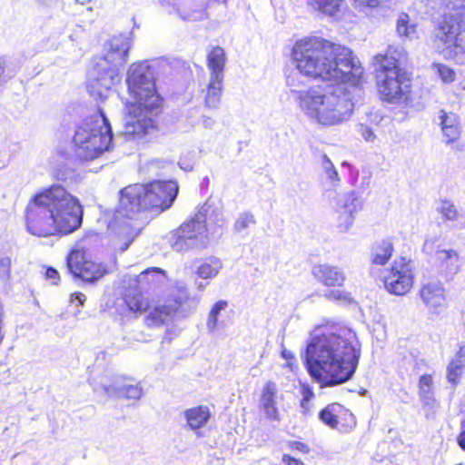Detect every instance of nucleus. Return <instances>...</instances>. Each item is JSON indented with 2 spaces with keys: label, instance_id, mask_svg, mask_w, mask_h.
I'll return each instance as SVG.
<instances>
[{
  "label": "nucleus",
  "instance_id": "1",
  "mask_svg": "<svg viewBox=\"0 0 465 465\" xmlns=\"http://www.w3.org/2000/svg\"><path fill=\"white\" fill-rule=\"evenodd\" d=\"M361 345L354 331L335 327L323 329L308 341L302 355L308 373L321 388L350 381L358 367Z\"/></svg>",
  "mask_w": 465,
  "mask_h": 465
},
{
  "label": "nucleus",
  "instance_id": "2",
  "mask_svg": "<svg viewBox=\"0 0 465 465\" xmlns=\"http://www.w3.org/2000/svg\"><path fill=\"white\" fill-rule=\"evenodd\" d=\"M26 232L36 237L70 234L82 226L84 210L79 199L60 184L35 193L25 212Z\"/></svg>",
  "mask_w": 465,
  "mask_h": 465
},
{
  "label": "nucleus",
  "instance_id": "3",
  "mask_svg": "<svg viewBox=\"0 0 465 465\" xmlns=\"http://www.w3.org/2000/svg\"><path fill=\"white\" fill-rule=\"evenodd\" d=\"M292 58L298 72L312 79L322 81L356 82L361 79L363 69L358 65L352 51L321 37H309L297 41L292 51Z\"/></svg>",
  "mask_w": 465,
  "mask_h": 465
},
{
  "label": "nucleus",
  "instance_id": "4",
  "mask_svg": "<svg viewBox=\"0 0 465 465\" xmlns=\"http://www.w3.org/2000/svg\"><path fill=\"white\" fill-rule=\"evenodd\" d=\"M361 79L331 84L326 88L312 87L307 91L292 92L297 94L301 109L322 125H334L348 121L356 102L354 94H360Z\"/></svg>",
  "mask_w": 465,
  "mask_h": 465
},
{
  "label": "nucleus",
  "instance_id": "5",
  "mask_svg": "<svg viewBox=\"0 0 465 465\" xmlns=\"http://www.w3.org/2000/svg\"><path fill=\"white\" fill-rule=\"evenodd\" d=\"M107 46V53L94 58L88 72V93L100 101H104L113 86L120 82V69L128 61L131 41L127 36H114Z\"/></svg>",
  "mask_w": 465,
  "mask_h": 465
},
{
  "label": "nucleus",
  "instance_id": "6",
  "mask_svg": "<svg viewBox=\"0 0 465 465\" xmlns=\"http://www.w3.org/2000/svg\"><path fill=\"white\" fill-rule=\"evenodd\" d=\"M113 131L104 113L98 110L77 125L73 137L74 156L80 161H90L108 151L113 141Z\"/></svg>",
  "mask_w": 465,
  "mask_h": 465
},
{
  "label": "nucleus",
  "instance_id": "7",
  "mask_svg": "<svg viewBox=\"0 0 465 465\" xmlns=\"http://www.w3.org/2000/svg\"><path fill=\"white\" fill-rule=\"evenodd\" d=\"M145 193L144 184L140 183L129 185L120 191L119 205L109 227L116 231L119 240L123 242L119 246L122 252L129 248L140 232V230L133 225L132 220L140 212L148 209Z\"/></svg>",
  "mask_w": 465,
  "mask_h": 465
},
{
  "label": "nucleus",
  "instance_id": "8",
  "mask_svg": "<svg viewBox=\"0 0 465 465\" xmlns=\"http://www.w3.org/2000/svg\"><path fill=\"white\" fill-rule=\"evenodd\" d=\"M373 66L381 100L390 104L407 101L411 81L399 60L389 54H379L373 57Z\"/></svg>",
  "mask_w": 465,
  "mask_h": 465
},
{
  "label": "nucleus",
  "instance_id": "9",
  "mask_svg": "<svg viewBox=\"0 0 465 465\" xmlns=\"http://www.w3.org/2000/svg\"><path fill=\"white\" fill-rule=\"evenodd\" d=\"M129 94L140 110L153 113L160 109L163 98L155 86V70L148 61L133 64L126 76Z\"/></svg>",
  "mask_w": 465,
  "mask_h": 465
},
{
  "label": "nucleus",
  "instance_id": "10",
  "mask_svg": "<svg viewBox=\"0 0 465 465\" xmlns=\"http://www.w3.org/2000/svg\"><path fill=\"white\" fill-rule=\"evenodd\" d=\"M168 242L172 249L185 252L200 247L203 242V206L170 232Z\"/></svg>",
  "mask_w": 465,
  "mask_h": 465
},
{
  "label": "nucleus",
  "instance_id": "11",
  "mask_svg": "<svg viewBox=\"0 0 465 465\" xmlns=\"http://www.w3.org/2000/svg\"><path fill=\"white\" fill-rule=\"evenodd\" d=\"M206 60L210 78L205 90V107L216 109L223 94L226 53L221 46H213L207 54Z\"/></svg>",
  "mask_w": 465,
  "mask_h": 465
},
{
  "label": "nucleus",
  "instance_id": "12",
  "mask_svg": "<svg viewBox=\"0 0 465 465\" xmlns=\"http://www.w3.org/2000/svg\"><path fill=\"white\" fill-rule=\"evenodd\" d=\"M144 109L140 110L137 104H134L128 109L129 114L124 119L123 134L127 140H140L146 136L149 139L156 137L157 125L151 117L143 116ZM145 112H147L145 110Z\"/></svg>",
  "mask_w": 465,
  "mask_h": 465
},
{
  "label": "nucleus",
  "instance_id": "13",
  "mask_svg": "<svg viewBox=\"0 0 465 465\" xmlns=\"http://www.w3.org/2000/svg\"><path fill=\"white\" fill-rule=\"evenodd\" d=\"M144 193L148 209H159L165 211L169 209L175 201L179 186L174 181H153L144 184Z\"/></svg>",
  "mask_w": 465,
  "mask_h": 465
},
{
  "label": "nucleus",
  "instance_id": "14",
  "mask_svg": "<svg viewBox=\"0 0 465 465\" xmlns=\"http://www.w3.org/2000/svg\"><path fill=\"white\" fill-rule=\"evenodd\" d=\"M66 262L74 278L80 279L84 283L95 282L107 272L101 263L86 260L84 254L78 250H74L69 253Z\"/></svg>",
  "mask_w": 465,
  "mask_h": 465
},
{
  "label": "nucleus",
  "instance_id": "15",
  "mask_svg": "<svg viewBox=\"0 0 465 465\" xmlns=\"http://www.w3.org/2000/svg\"><path fill=\"white\" fill-rule=\"evenodd\" d=\"M458 15L459 14H453L449 16L445 15L437 24L430 35L433 47L439 52L444 53L445 56L447 55V51L452 48L453 44L461 35Z\"/></svg>",
  "mask_w": 465,
  "mask_h": 465
},
{
  "label": "nucleus",
  "instance_id": "16",
  "mask_svg": "<svg viewBox=\"0 0 465 465\" xmlns=\"http://www.w3.org/2000/svg\"><path fill=\"white\" fill-rule=\"evenodd\" d=\"M413 274L409 262L404 257L394 261L388 275L384 277L386 290L394 295H404L411 288Z\"/></svg>",
  "mask_w": 465,
  "mask_h": 465
},
{
  "label": "nucleus",
  "instance_id": "17",
  "mask_svg": "<svg viewBox=\"0 0 465 465\" xmlns=\"http://www.w3.org/2000/svg\"><path fill=\"white\" fill-rule=\"evenodd\" d=\"M433 264L438 274L447 282L452 281L461 268L460 257L452 249L438 250L433 256Z\"/></svg>",
  "mask_w": 465,
  "mask_h": 465
},
{
  "label": "nucleus",
  "instance_id": "18",
  "mask_svg": "<svg viewBox=\"0 0 465 465\" xmlns=\"http://www.w3.org/2000/svg\"><path fill=\"white\" fill-rule=\"evenodd\" d=\"M101 389L109 397L119 399L139 400L143 395V388L138 384H130L126 379L114 376L111 383L103 382Z\"/></svg>",
  "mask_w": 465,
  "mask_h": 465
},
{
  "label": "nucleus",
  "instance_id": "19",
  "mask_svg": "<svg viewBox=\"0 0 465 465\" xmlns=\"http://www.w3.org/2000/svg\"><path fill=\"white\" fill-rule=\"evenodd\" d=\"M312 273L319 282L328 287H341L346 279L344 272L340 267L329 263L314 265Z\"/></svg>",
  "mask_w": 465,
  "mask_h": 465
},
{
  "label": "nucleus",
  "instance_id": "20",
  "mask_svg": "<svg viewBox=\"0 0 465 465\" xmlns=\"http://www.w3.org/2000/svg\"><path fill=\"white\" fill-rule=\"evenodd\" d=\"M420 298L427 307L440 313L445 303L443 285L439 282L423 285L420 290Z\"/></svg>",
  "mask_w": 465,
  "mask_h": 465
},
{
  "label": "nucleus",
  "instance_id": "21",
  "mask_svg": "<svg viewBox=\"0 0 465 465\" xmlns=\"http://www.w3.org/2000/svg\"><path fill=\"white\" fill-rule=\"evenodd\" d=\"M277 387L272 381L265 383L261 399L260 407L263 410L265 416L272 421H279L280 414L276 403Z\"/></svg>",
  "mask_w": 465,
  "mask_h": 465
},
{
  "label": "nucleus",
  "instance_id": "22",
  "mask_svg": "<svg viewBox=\"0 0 465 465\" xmlns=\"http://www.w3.org/2000/svg\"><path fill=\"white\" fill-rule=\"evenodd\" d=\"M438 119L446 138V143L450 144L457 141L460 135L458 116L454 113H447L440 109L438 113Z\"/></svg>",
  "mask_w": 465,
  "mask_h": 465
},
{
  "label": "nucleus",
  "instance_id": "23",
  "mask_svg": "<svg viewBox=\"0 0 465 465\" xmlns=\"http://www.w3.org/2000/svg\"><path fill=\"white\" fill-rule=\"evenodd\" d=\"M419 398L422 404L423 409L426 410V417L429 418V412H434L437 407V401L433 391L432 376L430 374H423L419 380Z\"/></svg>",
  "mask_w": 465,
  "mask_h": 465
},
{
  "label": "nucleus",
  "instance_id": "24",
  "mask_svg": "<svg viewBox=\"0 0 465 465\" xmlns=\"http://www.w3.org/2000/svg\"><path fill=\"white\" fill-rule=\"evenodd\" d=\"M179 309V303L155 306L146 316L148 326H160L164 324Z\"/></svg>",
  "mask_w": 465,
  "mask_h": 465
},
{
  "label": "nucleus",
  "instance_id": "25",
  "mask_svg": "<svg viewBox=\"0 0 465 465\" xmlns=\"http://www.w3.org/2000/svg\"><path fill=\"white\" fill-rule=\"evenodd\" d=\"M363 199L355 191L339 195L336 202V208L338 213H346L354 214L362 207Z\"/></svg>",
  "mask_w": 465,
  "mask_h": 465
},
{
  "label": "nucleus",
  "instance_id": "26",
  "mask_svg": "<svg viewBox=\"0 0 465 465\" xmlns=\"http://www.w3.org/2000/svg\"><path fill=\"white\" fill-rule=\"evenodd\" d=\"M227 307L228 302L225 300H220L213 305L206 322L209 333L213 335L222 334V331L224 329L225 323L219 321V316Z\"/></svg>",
  "mask_w": 465,
  "mask_h": 465
},
{
  "label": "nucleus",
  "instance_id": "27",
  "mask_svg": "<svg viewBox=\"0 0 465 465\" xmlns=\"http://www.w3.org/2000/svg\"><path fill=\"white\" fill-rule=\"evenodd\" d=\"M349 411L344 408L343 405L333 402L331 404H328L326 407L322 409L319 411L318 417L319 420L325 424L326 426L330 427L331 429H335L339 423L338 417L343 412H348Z\"/></svg>",
  "mask_w": 465,
  "mask_h": 465
},
{
  "label": "nucleus",
  "instance_id": "28",
  "mask_svg": "<svg viewBox=\"0 0 465 465\" xmlns=\"http://www.w3.org/2000/svg\"><path fill=\"white\" fill-rule=\"evenodd\" d=\"M393 244L390 239L376 242L371 248V262L377 265H384L391 259Z\"/></svg>",
  "mask_w": 465,
  "mask_h": 465
},
{
  "label": "nucleus",
  "instance_id": "29",
  "mask_svg": "<svg viewBox=\"0 0 465 465\" xmlns=\"http://www.w3.org/2000/svg\"><path fill=\"white\" fill-rule=\"evenodd\" d=\"M223 222L221 202L218 200V204L216 205L212 197L208 198L205 201V232L208 231L210 223L221 228Z\"/></svg>",
  "mask_w": 465,
  "mask_h": 465
},
{
  "label": "nucleus",
  "instance_id": "30",
  "mask_svg": "<svg viewBox=\"0 0 465 465\" xmlns=\"http://www.w3.org/2000/svg\"><path fill=\"white\" fill-rule=\"evenodd\" d=\"M183 417L186 420L185 427L200 436V430L203 426V406L200 405L185 410Z\"/></svg>",
  "mask_w": 465,
  "mask_h": 465
},
{
  "label": "nucleus",
  "instance_id": "31",
  "mask_svg": "<svg viewBox=\"0 0 465 465\" xmlns=\"http://www.w3.org/2000/svg\"><path fill=\"white\" fill-rule=\"evenodd\" d=\"M165 280V272L158 267L148 268L137 276V282L139 284L146 282L150 286H156L164 283Z\"/></svg>",
  "mask_w": 465,
  "mask_h": 465
},
{
  "label": "nucleus",
  "instance_id": "32",
  "mask_svg": "<svg viewBox=\"0 0 465 465\" xmlns=\"http://www.w3.org/2000/svg\"><path fill=\"white\" fill-rule=\"evenodd\" d=\"M19 68L20 64L15 58L0 55V84L14 78Z\"/></svg>",
  "mask_w": 465,
  "mask_h": 465
},
{
  "label": "nucleus",
  "instance_id": "33",
  "mask_svg": "<svg viewBox=\"0 0 465 465\" xmlns=\"http://www.w3.org/2000/svg\"><path fill=\"white\" fill-rule=\"evenodd\" d=\"M124 302L132 312H145L149 309V301L140 292L125 294Z\"/></svg>",
  "mask_w": 465,
  "mask_h": 465
},
{
  "label": "nucleus",
  "instance_id": "34",
  "mask_svg": "<svg viewBox=\"0 0 465 465\" xmlns=\"http://www.w3.org/2000/svg\"><path fill=\"white\" fill-rule=\"evenodd\" d=\"M396 31L401 37L411 39L416 34V25L410 23L408 14L401 13L397 19Z\"/></svg>",
  "mask_w": 465,
  "mask_h": 465
},
{
  "label": "nucleus",
  "instance_id": "35",
  "mask_svg": "<svg viewBox=\"0 0 465 465\" xmlns=\"http://www.w3.org/2000/svg\"><path fill=\"white\" fill-rule=\"evenodd\" d=\"M256 224V219L251 212H242L239 213L233 224L235 233H242V237L248 234L247 230Z\"/></svg>",
  "mask_w": 465,
  "mask_h": 465
},
{
  "label": "nucleus",
  "instance_id": "36",
  "mask_svg": "<svg viewBox=\"0 0 465 465\" xmlns=\"http://www.w3.org/2000/svg\"><path fill=\"white\" fill-rule=\"evenodd\" d=\"M341 2V0H307L308 5L314 9L331 16L339 11Z\"/></svg>",
  "mask_w": 465,
  "mask_h": 465
},
{
  "label": "nucleus",
  "instance_id": "37",
  "mask_svg": "<svg viewBox=\"0 0 465 465\" xmlns=\"http://www.w3.org/2000/svg\"><path fill=\"white\" fill-rule=\"evenodd\" d=\"M453 45L452 48L447 51L446 56L457 64H465V41L462 34Z\"/></svg>",
  "mask_w": 465,
  "mask_h": 465
},
{
  "label": "nucleus",
  "instance_id": "38",
  "mask_svg": "<svg viewBox=\"0 0 465 465\" xmlns=\"http://www.w3.org/2000/svg\"><path fill=\"white\" fill-rule=\"evenodd\" d=\"M222 268L223 262L219 258L215 256L205 257V280L217 276Z\"/></svg>",
  "mask_w": 465,
  "mask_h": 465
},
{
  "label": "nucleus",
  "instance_id": "39",
  "mask_svg": "<svg viewBox=\"0 0 465 465\" xmlns=\"http://www.w3.org/2000/svg\"><path fill=\"white\" fill-rule=\"evenodd\" d=\"M438 212L441 213L442 218L448 221H456L459 213L454 203L448 200H442L440 206L438 207Z\"/></svg>",
  "mask_w": 465,
  "mask_h": 465
},
{
  "label": "nucleus",
  "instance_id": "40",
  "mask_svg": "<svg viewBox=\"0 0 465 465\" xmlns=\"http://www.w3.org/2000/svg\"><path fill=\"white\" fill-rule=\"evenodd\" d=\"M177 15L183 20L188 22L200 21L203 17V9L199 5L196 9H177Z\"/></svg>",
  "mask_w": 465,
  "mask_h": 465
},
{
  "label": "nucleus",
  "instance_id": "41",
  "mask_svg": "<svg viewBox=\"0 0 465 465\" xmlns=\"http://www.w3.org/2000/svg\"><path fill=\"white\" fill-rule=\"evenodd\" d=\"M12 258L10 255H0V281L6 283L11 278Z\"/></svg>",
  "mask_w": 465,
  "mask_h": 465
},
{
  "label": "nucleus",
  "instance_id": "42",
  "mask_svg": "<svg viewBox=\"0 0 465 465\" xmlns=\"http://www.w3.org/2000/svg\"><path fill=\"white\" fill-rule=\"evenodd\" d=\"M439 237L438 236H430L428 235L424 241L421 251L424 254L428 256L434 255L436 256V252L438 250H442L440 246L438 244Z\"/></svg>",
  "mask_w": 465,
  "mask_h": 465
},
{
  "label": "nucleus",
  "instance_id": "43",
  "mask_svg": "<svg viewBox=\"0 0 465 465\" xmlns=\"http://www.w3.org/2000/svg\"><path fill=\"white\" fill-rule=\"evenodd\" d=\"M461 375V364L458 361H451L447 368V379L453 386L457 385Z\"/></svg>",
  "mask_w": 465,
  "mask_h": 465
},
{
  "label": "nucleus",
  "instance_id": "44",
  "mask_svg": "<svg viewBox=\"0 0 465 465\" xmlns=\"http://www.w3.org/2000/svg\"><path fill=\"white\" fill-rule=\"evenodd\" d=\"M55 179L63 182L72 181L74 177V169L67 167V165L57 166L53 173Z\"/></svg>",
  "mask_w": 465,
  "mask_h": 465
},
{
  "label": "nucleus",
  "instance_id": "45",
  "mask_svg": "<svg viewBox=\"0 0 465 465\" xmlns=\"http://www.w3.org/2000/svg\"><path fill=\"white\" fill-rule=\"evenodd\" d=\"M322 166L331 182H339L338 172L330 158L323 154L322 156Z\"/></svg>",
  "mask_w": 465,
  "mask_h": 465
},
{
  "label": "nucleus",
  "instance_id": "46",
  "mask_svg": "<svg viewBox=\"0 0 465 465\" xmlns=\"http://www.w3.org/2000/svg\"><path fill=\"white\" fill-rule=\"evenodd\" d=\"M324 297L329 301H335L343 303H350L351 302L350 293L340 290L326 291L324 292Z\"/></svg>",
  "mask_w": 465,
  "mask_h": 465
},
{
  "label": "nucleus",
  "instance_id": "47",
  "mask_svg": "<svg viewBox=\"0 0 465 465\" xmlns=\"http://www.w3.org/2000/svg\"><path fill=\"white\" fill-rule=\"evenodd\" d=\"M435 66L437 68L438 75L444 83H451L454 81L455 73L450 67L442 64H437Z\"/></svg>",
  "mask_w": 465,
  "mask_h": 465
},
{
  "label": "nucleus",
  "instance_id": "48",
  "mask_svg": "<svg viewBox=\"0 0 465 465\" xmlns=\"http://www.w3.org/2000/svg\"><path fill=\"white\" fill-rule=\"evenodd\" d=\"M338 227L341 232H347L354 222V214L339 213Z\"/></svg>",
  "mask_w": 465,
  "mask_h": 465
},
{
  "label": "nucleus",
  "instance_id": "49",
  "mask_svg": "<svg viewBox=\"0 0 465 465\" xmlns=\"http://www.w3.org/2000/svg\"><path fill=\"white\" fill-rule=\"evenodd\" d=\"M359 131L363 139L367 142H373L376 138L372 129L368 125L361 124Z\"/></svg>",
  "mask_w": 465,
  "mask_h": 465
},
{
  "label": "nucleus",
  "instance_id": "50",
  "mask_svg": "<svg viewBox=\"0 0 465 465\" xmlns=\"http://www.w3.org/2000/svg\"><path fill=\"white\" fill-rule=\"evenodd\" d=\"M301 394L303 401H311L314 398V392L312 388L306 383H302L301 386Z\"/></svg>",
  "mask_w": 465,
  "mask_h": 465
},
{
  "label": "nucleus",
  "instance_id": "51",
  "mask_svg": "<svg viewBox=\"0 0 465 465\" xmlns=\"http://www.w3.org/2000/svg\"><path fill=\"white\" fill-rule=\"evenodd\" d=\"M290 447L292 450H298V451L302 452L304 454H307L310 451V448L308 447V445L303 443V442H302V441H297V440L291 441L290 442Z\"/></svg>",
  "mask_w": 465,
  "mask_h": 465
},
{
  "label": "nucleus",
  "instance_id": "52",
  "mask_svg": "<svg viewBox=\"0 0 465 465\" xmlns=\"http://www.w3.org/2000/svg\"><path fill=\"white\" fill-rule=\"evenodd\" d=\"M70 301L72 303L82 307L86 301V296L82 292H76L71 295Z\"/></svg>",
  "mask_w": 465,
  "mask_h": 465
},
{
  "label": "nucleus",
  "instance_id": "53",
  "mask_svg": "<svg viewBox=\"0 0 465 465\" xmlns=\"http://www.w3.org/2000/svg\"><path fill=\"white\" fill-rule=\"evenodd\" d=\"M45 278L48 280H52L54 284H57L59 281V272L53 267H47L45 270Z\"/></svg>",
  "mask_w": 465,
  "mask_h": 465
},
{
  "label": "nucleus",
  "instance_id": "54",
  "mask_svg": "<svg viewBox=\"0 0 465 465\" xmlns=\"http://www.w3.org/2000/svg\"><path fill=\"white\" fill-rule=\"evenodd\" d=\"M282 462L286 465H305L301 460L296 459L289 454H283Z\"/></svg>",
  "mask_w": 465,
  "mask_h": 465
},
{
  "label": "nucleus",
  "instance_id": "55",
  "mask_svg": "<svg viewBox=\"0 0 465 465\" xmlns=\"http://www.w3.org/2000/svg\"><path fill=\"white\" fill-rule=\"evenodd\" d=\"M359 6H364V7H375L379 5L380 1L379 0H353Z\"/></svg>",
  "mask_w": 465,
  "mask_h": 465
},
{
  "label": "nucleus",
  "instance_id": "56",
  "mask_svg": "<svg viewBox=\"0 0 465 465\" xmlns=\"http://www.w3.org/2000/svg\"><path fill=\"white\" fill-rule=\"evenodd\" d=\"M457 443L462 449L465 450V430H462L459 436L457 437Z\"/></svg>",
  "mask_w": 465,
  "mask_h": 465
},
{
  "label": "nucleus",
  "instance_id": "57",
  "mask_svg": "<svg viewBox=\"0 0 465 465\" xmlns=\"http://www.w3.org/2000/svg\"><path fill=\"white\" fill-rule=\"evenodd\" d=\"M282 357L284 358L285 360H293L295 358L294 354L287 350H283L282 351Z\"/></svg>",
  "mask_w": 465,
  "mask_h": 465
},
{
  "label": "nucleus",
  "instance_id": "58",
  "mask_svg": "<svg viewBox=\"0 0 465 465\" xmlns=\"http://www.w3.org/2000/svg\"><path fill=\"white\" fill-rule=\"evenodd\" d=\"M309 402L310 401H303V399L301 400L300 406L303 410L304 413L309 411Z\"/></svg>",
  "mask_w": 465,
  "mask_h": 465
},
{
  "label": "nucleus",
  "instance_id": "59",
  "mask_svg": "<svg viewBox=\"0 0 465 465\" xmlns=\"http://www.w3.org/2000/svg\"><path fill=\"white\" fill-rule=\"evenodd\" d=\"M57 153L61 157L64 159H69L71 157V153H65L62 149H58Z\"/></svg>",
  "mask_w": 465,
  "mask_h": 465
},
{
  "label": "nucleus",
  "instance_id": "60",
  "mask_svg": "<svg viewBox=\"0 0 465 465\" xmlns=\"http://www.w3.org/2000/svg\"><path fill=\"white\" fill-rule=\"evenodd\" d=\"M286 82L288 85H295L294 84V77L292 75H287Z\"/></svg>",
  "mask_w": 465,
  "mask_h": 465
},
{
  "label": "nucleus",
  "instance_id": "61",
  "mask_svg": "<svg viewBox=\"0 0 465 465\" xmlns=\"http://www.w3.org/2000/svg\"><path fill=\"white\" fill-rule=\"evenodd\" d=\"M197 274L200 278H203V265L201 264L197 267Z\"/></svg>",
  "mask_w": 465,
  "mask_h": 465
},
{
  "label": "nucleus",
  "instance_id": "62",
  "mask_svg": "<svg viewBox=\"0 0 465 465\" xmlns=\"http://www.w3.org/2000/svg\"><path fill=\"white\" fill-rule=\"evenodd\" d=\"M5 312H4V305L2 302V300L0 299V319H5Z\"/></svg>",
  "mask_w": 465,
  "mask_h": 465
},
{
  "label": "nucleus",
  "instance_id": "63",
  "mask_svg": "<svg viewBox=\"0 0 465 465\" xmlns=\"http://www.w3.org/2000/svg\"><path fill=\"white\" fill-rule=\"evenodd\" d=\"M210 416H211L210 411L207 407H205V423L208 421Z\"/></svg>",
  "mask_w": 465,
  "mask_h": 465
},
{
  "label": "nucleus",
  "instance_id": "64",
  "mask_svg": "<svg viewBox=\"0 0 465 465\" xmlns=\"http://www.w3.org/2000/svg\"><path fill=\"white\" fill-rule=\"evenodd\" d=\"M212 124H213V121L210 118L205 117V122H204L205 128L208 127L209 125H211Z\"/></svg>",
  "mask_w": 465,
  "mask_h": 465
}]
</instances>
